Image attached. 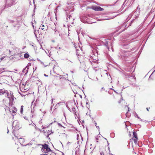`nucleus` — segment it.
Segmentation results:
<instances>
[{"mask_svg":"<svg viewBox=\"0 0 155 155\" xmlns=\"http://www.w3.org/2000/svg\"><path fill=\"white\" fill-rule=\"evenodd\" d=\"M134 116H135V117H137L138 119H140V120L141 121H143L138 116V114L136 113H135V114H134Z\"/></svg>","mask_w":155,"mask_h":155,"instance_id":"nucleus-12","label":"nucleus"},{"mask_svg":"<svg viewBox=\"0 0 155 155\" xmlns=\"http://www.w3.org/2000/svg\"><path fill=\"white\" fill-rule=\"evenodd\" d=\"M111 49L112 51L113 52H114V49L113 48V46H112V45L111 46Z\"/></svg>","mask_w":155,"mask_h":155,"instance_id":"nucleus-23","label":"nucleus"},{"mask_svg":"<svg viewBox=\"0 0 155 155\" xmlns=\"http://www.w3.org/2000/svg\"><path fill=\"white\" fill-rule=\"evenodd\" d=\"M13 26H14V27H15V25H14Z\"/></svg>","mask_w":155,"mask_h":155,"instance_id":"nucleus-63","label":"nucleus"},{"mask_svg":"<svg viewBox=\"0 0 155 155\" xmlns=\"http://www.w3.org/2000/svg\"><path fill=\"white\" fill-rule=\"evenodd\" d=\"M86 104H88V102H86Z\"/></svg>","mask_w":155,"mask_h":155,"instance_id":"nucleus-38","label":"nucleus"},{"mask_svg":"<svg viewBox=\"0 0 155 155\" xmlns=\"http://www.w3.org/2000/svg\"><path fill=\"white\" fill-rule=\"evenodd\" d=\"M40 155H49L47 154H41Z\"/></svg>","mask_w":155,"mask_h":155,"instance_id":"nucleus-31","label":"nucleus"},{"mask_svg":"<svg viewBox=\"0 0 155 155\" xmlns=\"http://www.w3.org/2000/svg\"><path fill=\"white\" fill-rule=\"evenodd\" d=\"M119 103H120V101H119Z\"/></svg>","mask_w":155,"mask_h":155,"instance_id":"nucleus-64","label":"nucleus"},{"mask_svg":"<svg viewBox=\"0 0 155 155\" xmlns=\"http://www.w3.org/2000/svg\"><path fill=\"white\" fill-rule=\"evenodd\" d=\"M9 21V22L10 23H13L14 22V21L12 20H10Z\"/></svg>","mask_w":155,"mask_h":155,"instance_id":"nucleus-21","label":"nucleus"},{"mask_svg":"<svg viewBox=\"0 0 155 155\" xmlns=\"http://www.w3.org/2000/svg\"><path fill=\"white\" fill-rule=\"evenodd\" d=\"M96 127L98 129V130H99L100 128H99V127L98 126H96Z\"/></svg>","mask_w":155,"mask_h":155,"instance_id":"nucleus-27","label":"nucleus"},{"mask_svg":"<svg viewBox=\"0 0 155 155\" xmlns=\"http://www.w3.org/2000/svg\"><path fill=\"white\" fill-rule=\"evenodd\" d=\"M51 133H53V131H52V130H51Z\"/></svg>","mask_w":155,"mask_h":155,"instance_id":"nucleus-55","label":"nucleus"},{"mask_svg":"<svg viewBox=\"0 0 155 155\" xmlns=\"http://www.w3.org/2000/svg\"><path fill=\"white\" fill-rule=\"evenodd\" d=\"M51 100H52L51 103H53L52 98Z\"/></svg>","mask_w":155,"mask_h":155,"instance_id":"nucleus-51","label":"nucleus"},{"mask_svg":"<svg viewBox=\"0 0 155 155\" xmlns=\"http://www.w3.org/2000/svg\"><path fill=\"white\" fill-rule=\"evenodd\" d=\"M62 155H64V154L63 152H62Z\"/></svg>","mask_w":155,"mask_h":155,"instance_id":"nucleus-48","label":"nucleus"},{"mask_svg":"<svg viewBox=\"0 0 155 155\" xmlns=\"http://www.w3.org/2000/svg\"><path fill=\"white\" fill-rule=\"evenodd\" d=\"M6 92H5V91H3L2 90H0V95L3 94L4 93H6Z\"/></svg>","mask_w":155,"mask_h":155,"instance_id":"nucleus-13","label":"nucleus"},{"mask_svg":"<svg viewBox=\"0 0 155 155\" xmlns=\"http://www.w3.org/2000/svg\"><path fill=\"white\" fill-rule=\"evenodd\" d=\"M17 121H15L13 122L12 125V129H14V128L15 130H18V127H18V125L17 124H15L17 123Z\"/></svg>","mask_w":155,"mask_h":155,"instance_id":"nucleus-5","label":"nucleus"},{"mask_svg":"<svg viewBox=\"0 0 155 155\" xmlns=\"http://www.w3.org/2000/svg\"><path fill=\"white\" fill-rule=\"evenodd\" d=\"M41 64H43V63L42 61H40Z\"/></svg>","mask_w":155,"mask_h":155,"instance_id":"nucleus-37","label":"nucleus"},{"mask_svg":"<svg viewBox=\"0 0 155 155\" xmlns=\"http://www.w3.org/2000/svg\"><path fill=\"white\" fill-rule=\"evenodd\" d=\"M86 102H88V100L87 99V100L86 101Z\"/></svg>","mask_w":155,"mask_h":155,"instance_id":"nucleus-49","label":"nucleus"},{"mask_svg":"<svg viewBox=\"0 0 155 155\" xmlns=\"http://www.w3.org/2000/svg\"><path fill=\"white\" fill-rule=\"evenodd\" d=\"M41 25H42V27L41 26H40V27H41V29H42V30H44V29L45 28L43 27H45V26L44 24H43V23L41 24Z\"/></svg>","mask_w":155,"mask_h":155,"instance_id":"nucleus-15","label":"nucleus"},{"mask_svg":"<svg viewBox=\"0 0 155 155\" xmlns=\"http://www.w3.org/2000/svg\"><path fill=\"white\" fill-rule=\"evenodd\" d=\"M42 147V148L41 149V151L42 152L45 151V150L46 149H48L49 147L48 145L46 144H44L41 145Z\"/></svg>","mask_w":155,"mask_h":155,"instance_id":"nucleus-6","label":"nucleus"},{"mask_svg":"<svg viewBox=\"0 0 155 155\" xmlns=\"http://www.w3.org/2000/svg\"><path fill=\"white\" fill-rule=\"evenodd\" d=\"M134 19H133V20H132L131 21V23H132L133 21H134Z\"/></svg>","mask_w":155,"mask_h":155,"instance_id":"nucleus-42","label":"nucleus"},{"mask_svg":"<svg viewBox=\"0 0 155 155\" xmlns=\"http://www.w3.org/2000/svg\"><path fill=\"white\" fill-rule=\"evenodd\" d=\"M79 137V135L78 134H77V139L78 140V138Z\"/></svg>","mask_w":155,"mask_h":155,"instance_id":"nucleus-24","label":"nucleus"},{"mask_svg":"<svg viewBox=\"0 0 155 155\" xmlns=\"http://www.w3.org/2000/svg\"><path fill=\"white\" fill-rule=\"evenodd\" d=\"M44 76H45V77H48V75H47L46 74H44Z\"/></svg>","mask_w":155,"mask_h":155,"instance_id":"nucleus-33","label":"nucleus"},{"mask_svg":"<svg viewBox=\"0 0 155 155\" xmlns=\"http://www.w3.org/2000/svg\"><path fill=\"white\" fill-rule=\"evenodd\" d=\"M121 99L122 100H123V99L122 98H121Z\"/></svg>","mask_w":155,"mask_h":155,"instance_id":"nucleus-60","label":"nucleus"},{"mask_svg":"<svg viewBox=\"0 0 155 155\" xmlns=\"http://www.w3.org/2000/svg\"><path fill=\"white\" fill-rule=\"evenodd\" d=\"M4 68H3V69H2L1 70L0 69V76H1V75L2 74V73H1V71H2V70H4Z\"/></svg>","mask_w":155,"mask_h":155,"instance_id":"nucleus-20","label":"nucleus"},{"mask_svg":"<svg viewBox=\"0 0 155 155\" xmlns=\"http://www.w3.org/2000/svg\"><path fill=\"white\" fill-rule=\"evenodd\" d=\"M36 8V6H35V5H34V12L35 11V9Z\"/></svg>","mask_w":155,"mask_h":155,"instance_id":"nucleus-26","label":"nucleus"},{"mask_svg":"<svg viewBox=\"0 0 155 155\" xmlns=\"http://www.w3.org/2000/svg\"><path fill=\"white\" fill-rule=\"evenodd\" d=\"M147 111H148V110H148V109L147 108Z\"/></svg>","mask_w":155,"mask_h":155,"instance_id":"nucleus-52","label":"nucleus"},{"mask_svg":"<svg viewBox=\"0 0 155 155\" xmlns=\"http://www.w3.org/2000/svg\"><path fill=\"white\" fill-rule=\"evenodd\" d=\"M52 123H51L50 124H51H51H52Z\"/></svg>","mask_w":155,"mask_h":155,"instance_id":"nucleus-57","label":"nucleus"},{"mask_svg":"<svg viewBox=\"0 0 155 155\" xmlns=\"http://www.w3.org/2000/svg\"><path fill=\"white\" fill-rule=\"evenodd\" d=\"M24 118L25 119H26L28 120L26 118V117H24Z\"/></svg>","mask_w":155,"mask_h":155,"instance_id":"nucleus-46","label":"nucleus"},{"mask_svg":"<svg viewBox=\"0 0 155 155\" xmlns=\"http://www.w3.org/2000/svg\"><path fill=\"white\" fill-rule=\"evenodd\" d=\"M95 11H102L104 10V9L98 6L97 7L94 9Z\"/></svg>","mask_w":155,"mask_h":155,"instance_id":"nucleus-8","label":"nucleus"},{"mask_svg":"<svg viewBox=\"0 0 155 155\" xmlns=\"http://www.w3.org/2000/svg\"><path fill=\"white\" fill-rule=\"evenodd\" d=\"M96 79H97V80L98 79V78H97V77L96 78Z\"/></svg>","mask_w":155,"mask_h":155,"instance_id":"nucleus-61","label":"nucleus"},{"mask_svg":"<svg viewBox=\"0 0 155 155\" xmlns=\"http://www.w3.org/2000/svg\"><path fill=\"white\" fill-rule=\"evenodd\" d=\"M68 17L67 16V20H68Z\"/></svg>","mask_w":155,"mask_h":155,"instance_id":"nucleus-54","label":"nucleus"},{"mask_svg":"<svg viewBox=\"0 0 155 155\" xmlns=\"http://www.w3.org/2000/svg\"><path fill=\"white\" fill-rule=\"evenodd\" d=\"M70 144H71V143L69 142H68L67 143V144L68 145H69Z\"/></svg>","mask_w":155,"mask_h":155,"instance_id":"nucleus-29","label":"nucleus"},{"mask_svg":"<svg viewBox=\"0 0 155 155\" xmlns=\"http://www.w3.org/2000/svg\"><path fill=\"white\" fill-rule=\"evenodd\" d=\"M104 89V87H102V88H101V89Z\"/></svg>","mask_w":155,"mask_h":155,"instance_id":"nucleus-56","label":"nucleus"},{"mask_svg":"<svg viewBox=\"0 0 155 155\" xmlns=\"http://www.w3.org/2000/svg\"><path fill=\"white\" fill-rule=\"evenodd\" d=\"M133 137L135 138H138L137 137V134L136 132H134L133 133Z\"/></svg>","mask_w":155,"mask_h":155,"instance_id":"nucleus-11","label":"nucleus"},{"mask_svg":"<svg viewBox=\"0 0 155 155\" xmlns=\"http://www.w3.org/2000/svg\"><path fill=\"white\" fill-rule=\"evenodd\" d=\"M24 57L25 58H28L29 57V55L28 53H25L24 54Z\"/></svg>","mask_w":155,"mask_h":155,"instance_id":"nucleus-10","label":"nucleus"},{"mask_svg":"<svg viewBox=\"0 0 155 155\" xmlns=\"http://www.w3.org/2000/svg\"><path fill=\"white\" fill-rule=\"evenodd\" d=\"M28 68H27V70H26L27 72H26V73H28Z\"/></svg>","mask_w":155,"mask_h":155,"instance_id":"nucleus-36","label":"nucleus"},{"mask_svg":"<svg viewBox=\"0 0 155 155\" xmlns=\"http://www.w3.org/2000/svg\"><path fill=\"white\" fill-rule=\"evenodd\" d=\"M58 125L60 126V127H62L64 128H65L64 126H63L61 124L59 123H58Z\"/></svg>","mask_w":155,"mask_h":155,"instance_id":"nucleus-19","label":"nucleus"},{"mask_svg":"<svg viewBox=\"0 0 155 155\" xmlns=\"http://www.w3.org/2000/svg\"><path fill=\"white\" fill-rule=\"evenodd\" d=\"M9 130H8V131L7 132V133L8 134L9 132Z\"/></svg>","mask_w":155,"mask_h":155,"instance_id":"nucleus-40","label":"nucleus"},{"mask_svg":"<svg viewBox=\"0 0 155 155\" xmlns=\"http://www.w3.org/2000/svg\"><path fill=\"white\" fill-rule=\"evenodd\" d=\"M130 55V53L125 50H121L119 55V57L123 60H125V58Z\"/></svg>","mask_w":155,"mask_h":155,"instance_id":"nucleus-1","label":"nucleus"},{"mask_svg":"<svg viewBox=\"0 0 155 155\" xmlns=\"http://www.w3.org/2000/svg\"><path fill=\"white\" fill-rule=\"evenodd\" d=\"M34 124V125L35 126H36L35 124Z\"/></svg>","mask_w":155,"mask_h":155,"instance_id":"nucleus-62","label":"nucleus"},{"mask_svg":"<svg viewBox=\"0 0 155 155\" xmlns=\"http://www.w3.org/2000/svg\"><path fill=\"white\" fill-rule=\"evenodd\" d=\"M104 138V139H105V140H107V139L106 138Z\"/></svg>","mask_w":155,"mask_h":155,"instance_id":"nucleus-44","label":"nucleus"},{"mask_svg":"<svg viewBox=\"0 0 155 155\" xmlns=\"http://www.w3.org/2000/svg\"><path fill=\"white\" fill-rule=\"evenodd\" d=\"M28 64L29 65H30V64H30V63H29Z\"/></svg>","mask_w":155,"mask_h":155,"instance_id":"nucleus-53","label":"nucleus"},{"mask_svg":"<svg viewBox=\"0 0 155 155\" xmlns=\"http://www.w3.org/2000/svg\"><path fill=\"white\" fill-rule=\"evenodd\" d=\"M6 96L9 98L10 102H12L14 100V95L13 92L11 91H10L9 92L6 91Z\"/></svg>","mask_w":155,"mask_h":155,"instance_id":"nucleus-3","label":"nucleus"},{"mask_svg":"<svg viewBox=\"0 0 155 155\" xmlns=\"http://www.w3.org/2000/svg\"><path fill=\"white\" fill-rule=\"evenodd\" d=\"M4 58V57H2V58H1V60H2Z\"/></svg>","mask_w":155,"mask_h":155,"instance_id":"nucleus-34","label":"nucleus"},{"mask_svg":"<svg viewBox=\"0 0 155 155\" xmlns=\"http://www.w3.org/2000/svg\"><path fill=\"white\" fill-rule=\"evenodd\" d=\"M30 1V5H31V0H29ZM31 1H33V3L34 4L35 3V2H34V0H31Z\"/></svg>","mask_w":155,"mask_h":155,"instance_id":"nucleus-22","label":"nucleus"},{"mask_svg":"<svg viewBox=\"0 0 155 155\" xmlns=\"http://www.w3.org/2000/svg\"><path fill=\"white\" fill-rule=\"evenodd\" d=\"M38 61H41L40 60H39V59H38Z\"/></svg>","mask_w":155,"mask_h":155,"instance_id":"nucleus-58","label":"nucleus"},{"mask_svg":"<svg viewBox=\"0 0 155 155\" xmlns=\"http://www.w3.org/2000/svg\"><path fill=\"white\" fill-rule=\"evenodd\" d=\"M60 143H61V144L62 145V146H63V145L61 141H60Z\"/></svg>","mask_w":155,"mask_h":155,"instance_id":"nucleus-47","label":"nucleus"},{"mask_svg":"<svg viewBox=\"0 0 155 155\" xmlns=\"http://www.w3.org/2000/svg\"><path fill=\"white\" fill-rule=\"evenodd\" d=\"M9 53H10H10H11V51H10V50H9Z\"/></svg>","mask_w":155,"mask_h":155,"instance_id":"nucleus-50","label":"nucleus"},{"mask_svg":"<svg viewBox=\"0 0 155 155\" xmlns=\"http://www.w3.org/2000/svg\"><path fill=\"white\" fill-rule=\"evenodd\" d=\"M137 140L138 138H135L134 139V141L135 144L137 143Z\"/></svg>","mask_w":155,"mask_h":155,"instance_id":"nucleus-16","label":"nucleus"},{"mask_svg":"<svg viewBox=\"0 0 155 155\" xmlns=\"http://www.w3.org/2000/svg\"><path fill=\"white\" fill-rule=\"evenodd\" d=\"M95 126H97V123H95Z\"/></svg>","mask_w":155,"mask_h":155,"instance_id":"nucleus-39","label":"nucleus"},{"mask_svg":"<svg viewBox=\"0 0 155 155\" xmlns=\"http://www.w3.org/2000/svg\"><path fill=\"white\" fill-rule=\"evenodd\" d=\"M112 90H113V91L114 92H115V93H117V92H116V91L115 90H114V89H112Z\"/></svg>","mask_w":155,"mask_h":155,"instance_id":"nucleus-35","label":"nucleus"},{"mask_svg":"<svg viewBox=\"0 0 155 155\" xmlns=\"http://www.w3.org/2000/svg\"><path fill=\"white\" fill-rule=\"evenodd\" d=\"M51 134H48L47 135V137H49V135Z\"/></svg>","mask_w":155,"mask_h":155,"instance_id":"nucleus-30","label":"nucleus"},{"mask_svg":"<svg viewBox=\"0 0 155 155\" xmlns=\"http://www.w3.org/2000/svg\"><path fill=\"white\" fill-rule=\"evenodd\" d=\"M51 151H52L51 150L50 148L49 147H48V149H46L45 150V151L43 152L44 153H47L49 152H51Z\"/></svg>","mask_w":155,"mask_h":155,"instance_id":"nucleus-9","label":"nucleus"},{"mask_svg":"<svg viewBox=\"0 0 155 155\" xmlns=\"http://www.w3.org/2000/svg\"><path fill=\"white\" fill-rule=\"evenodd\" d=\"M71 17V15H69L68 18L69 19H70Z\"/></svg>","mask_w":155,"mask_h":155,"instance_id":"nucleus-28","label":"nucleus"},{"mask_svg":"<svg viewBox=\"0 0 155 155\" xmlns=\"http://www.w3.org/2000/svg\"><path fill=\"white\" fill-rule=\"evenodd\" d=\"M50 21V19L48 16L46 17L44 19L43 22L44 21L46 24H47L48 23V22Z\"/></svg>","mask_w":155,"mask_h":155,"instance_id":"nucleus-7","label":"nucleus"},{"mask_svg":"<svg viewBox=\"0 0 155 155\" xmlns=\"http://www.w3.org/2000/svg\"><path fill=\"white\" fill-rule=\"evenodd\" d=\"M127 108H128V111H129V110L130 108H129L128 107H127Z\"/></svg>","mask_w":155,"mask_h":155,"instance_id":"nucleus-41","label":"nucleus"},{"mask_svg":"<svg viewBox=\"0 0 155 155\" xmlns=\"http://www.w3.org/2000/svg\"><path fill=\"white\" fill-rule=\"evenodd\" d=\"M54 122H56V121L55 120L54 121Z\"/></svg>","mask_w":155,"mask_h":155,"instance_id":"nucleus-59","label":"nucleus"},{"mask_svg":"<svg viewBox=\"0 0 155 155\" xmlns=\"http://www.w3.org/2000/svg\"><path fill=\"white\" fill-rule=\"evenodd\" d=\"M114 133H112L110 134V135L111 136V137L112 138H114Z\"/></svg>","mask_w":155,"mask_h":155,"instance_id":"nucleus-17","label":"nucleus"},{"mask_svg":"<svg viewBox=\"0 0 155 155\" xmlns=\"http://www.w3.org/2000/svg\"><path fill=\"white\" fill-rule=\"evenodd\" d=\"M15 0H6L5 4L4 7L5 9L6 8L11 6L13 5L15 3Z\"/></svg>","mask_w":155,"mask_h":155,"instance_id":"nucleus-2","label":"nucleus"},{"mask_svg":"<svg viewBox=\"0 0 155 155\" xmlns=\"http://www.w3.org/2000/svg\"><path fill=\"white\" fill-rule=\"evenodd\" d=\"M11 72L9 71H1V73H3L1 75L2 76H8L9 75V73Z\"/></svg>","mask_w":155,"mask_h":155,"instance_id":"nucleus-4","label":"nucleus"},{"mask_svg":"<svg viewBox=\"0 0 155 155\" xmlns=\"http://www.w3.org/2000/svg\"><path fill=\"white\" fill-rule=\"evenodd\" d=\"M23 107H24V106L23 105H22L21 106V109H20V113H21V114H22V113H23Z\"/></svg>","mask_w":155,"mask_h":155,"instance_id":"nucleus-14","label":"nucleus"},{"mask_svg":"<svg viewBox=\"0 0 155 155\" xmlns=\"http://www.w3.org/2000/svg\"><path fill=\"white\" fill-rule=\"evenodd\" d=\"M107 144L109 145V143H108V141H107Z\"/></svg>","mask_w":155,"mask_h":155,"instance_id":"nucleus-43","label":"nucleus"},{"mask_svg":"<svg viewBox=\"0 0 155 155\" xmlns=\"http://www.w3.org/2000/svg\"><path fill=\"white\" fill-rule=\"evenodd\" d=\"M58 33L59 34V36H61V35L59 34V32L57 30L55 31V34H58Z\"/></svg>","mask_w":155,"mask_h":155,"instance_id":"nucleus-18","label":"nucleus"},{"mask_svg":"<svg viewBox=\"0 0 155 155\" xmlns=\"http://www.w3.org/2000/svg\"><path fill=\"white\" fill-rule=\"evenodd\" d=\"M26 69V68H25L23 69V71H22L23 72H25V70Z\"/></svg>","mask_w":155,"mask_h":155,"instance_id":"nucleus-25","label":"nucleus"},{"mask_svg":"<svg viewBox=\"0 0 155 155\" xmlns=\"http://www.w3.org/2000/svg\"><path fill=\"white\" fill-rule=\"evenodd\" d=\"M34 34H35V37H36V38H38V37H37V35H36V34H35V32L34 33Z\"/></svg>","mask_w":155,"mask_h":155,"instance_id":"nucleus-32","label":"nucleus"},{"mask_svg":"<svg viewBox=\"0 0 155 155\" xmlns=\"http://www.w3.org/2000/svg\"><path fill=\"white\" fill-rule=\"evenodd\" d=\"M107 48H108V49L109 50V51H110V48H109L108 47H107Z\"/></svg>","mask_w":155,"mask_h":155,"instance_id":"nucleus-45","label":"nucleus"}]
</instances>
